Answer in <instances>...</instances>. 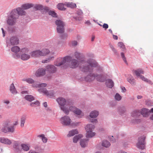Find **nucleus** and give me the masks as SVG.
Masks as SVG:
<instances>
[{
	"mask_svg": "<svg viewBox=\"0 0 153 153\" xmlns=\"http://www.w3.org/2000/svg\"><path fill=\"white\" fill-rule=\"evenodd\" d=\"M16 9L17 10L19 15L22 16L25 15L26 12L22 8L18 7L16 8Z\"/></svg>",
	"mask_w": 153,
	"mask_h": 153,
	"instance_id": "nucleus-25",
	"label": "nucleus"
},
{
	"mask_svg": "<svg viewBox=\"0 0 153 153\" xmlns=\"http://www.w3.org/2000/svg\"><path fill=\"white\" fill-rule=\"evenodd\" d=\"M49 50L46 48L42 49L41 51H40V54L41 56H44L47 55L49 53Z\"/></svg>",
	"mask_w": 153,
	"mask_h": 153,
	"instance_id": "nucleus-20",
	"label": "nucleus"
},
{
	"mask_svg": "<svg viewBox=\"0 0 153 153\" xmlns=\"http://www.w3.org/2000/svg\"><path fill=\"white\" fill-rule=\"evenodd\" d=\"M113 38L115 40H117L118 39V36L116 35H113Z\"/></svg>",
	"mask_w": 153,
	"mask_h": 153,
	"instance_id": "nucleus-60",
	"label": "nucleus"
},
{
	"mask_svg": "<svg viewBox=\"0 0 153 153\" xmlns=\"http://www.w3.org/2000/svg\"><path fill=\"white\" fill-rule=\"evenodd\" d=\"M40 50H36L32 51L30 53V56L33 57H37L41 56Z\"/></svg>",
	"mask_w": 153,
	"mask_h": 153,
	"instance_id": "nucleus-16",
	"label": "nucleus"
},
{
	"mask_svg": "<svg viewBox=\"0 0 153 153\" xmlns=\"http://www.w3.org/2000/svg\"><path fill=\"white\" fill-rule=\"evenodd\" d=\"M110 140L111 141H112V142H114L115 141V140L113 137V136H112L110 138Z\"/></svg>",
	"mask_w": 153,
	"mask_h": 153,
	"instance_id": "nucleus-59",
	"label": "nucleus"
},
{
	"mask_svg": "<svg viewBox=\"0 0 153 153\" xmlns=\"http://www.w3.org/2000/svg\"><path fill=\"white\" fill-rule=\"evenodd\" d=\"M19 39L17 36H13L7 39V45H16L19 44Z\"/></svg>",
	"mask_w": 153,
	"mask_h": 153,
	"instance_id": "nucleus-4",
	"label": "nucleus"
},
{
	"mask_svg": "<svg viewBox=\"0 0 153 153\" xmlns=\"http://www.w3.org/2000/svg\"><path fill=\"white\" fill-rule=\"evenodd\" d=\"M7 24L10 25H13L16 23V19H12L10 16H9L7 21Z\"/></svg>",
	"mask_w": 153,
	"mask_h": 153,
	"instance_id": "nucleus-18",
	"label": "nucleus"
},
{
	"mask_svg": "<svg viewBox=\"0 0 153 153\" xmlns=\"http://www.w3.org/2000/svg\"><path fill=\"white\" fill-rule=\"evenodd\" d=\"M0 142L7 145H10L12 143V142L10 140L4 137L0 138Z\"/></svg>",
	"mask_w": 153,
	"mask_h": 153,
	"instance_id": "nucleus-17",
	"label": "nucleus"
},
{
	"mask_svg": "<svg viewBox=\"0 0 153 153\" xmlns=\"http://www.w3.org/2000/svg\"><path fill=\"white\" fill-rule=\"evenodd\" d=\"M12 19H16L19 18V15L18 13L17 10L16 9H14L11 12L9 16Z\"/></svg>",
	"mask_w": 153,
	"mask_h": 153,
	"instance_id": "nucleus-12",
	"label": "nucleus"
},
{
	"mask_svg": "<svg viewBox=\"0 0 153 153\" xmlns=\"http://www.w3.org/2000/svg\"><path fill=\"white\" fill-rule=\"evenodd\" d=\"M71 44L73 46H75L77 45V42L76 41H74L72 42Z\"/></svg>",
	"mask_w": 153,
	"mask_h": 153,
	"instance_id": "nucleus-56",
	"label": "nucleus"
},
{
	"mask_svg": "<svg viewBox=\"0 0 153 153\" xmlns=\"http://www.w3.org/2000/svg\"><path fill=\"white\" fill-rule=\"evenodd\" d=\"M2 131L5 133L8 132V127L5 126L2 129Z\"/></svg>",
	"mask_w": 153,
	"mask_h": 153,
	"instance_id": "nucleus-52",
	"label": "nucleus"
},
{
	"mask_svg": "<svg viewBox=\"0 0 153 153\" xmlns=\"http://www.w3.org/2000/svg\"><path fill=\"white\" fill-rule=\"evenodd\" d=\"M71 58L67 56L64 58L59 57L57 58L54 62V64L56 66H59L66 63V61L69 60Z\"/></svg>",
	"mask_w": 153,
	"mask_h": 153,
	"instance_id": "nucleus-5",
	"label": "nucleus"
},
{
	"mask_svg": "<svg viewBox=\"0 0 153 153\" xmlns=\"http://www.w3.org/2000/svg\"><path fill=\"white\" fill-rule=\"evenodd\" d=\"M121 56L123 59L124 61L126 64H127V62L126 60V58L124 54L123 53H121Z\"/></svg>",
	"mask_w": 153,
	"mask_h": 153,
	"instance_id": "nucleus-51",
	"label": "nucleus"
},
{
	"mask_svg": "<svg viewBox=\"0 0 153 153\" xmlns=\"http://www.w3.org/2000/svg\"><path fill=\"white\" fill-rule=\"evenodd\" d=\"M4 103L7 104H8L10 103V102L9 100H4Z\"/></svg>",
	"mask_w": 153,
	"mask_h": 153,
	"instance_id": "nucleus-61",
	"label": "nucleus"
},
{
	"mask_svg": "<svg viewBox=\"0 0 153 153\" xmlns=\"http://www.w3.org/2000/svg\"><path fill=\"white\" fill-rule=\"evenodd\" d=\"M118 46L120 48H122V50L124 51L125 50V47L123 42H119L118 43Z\"/></svg>",
	"mask_w": 153,
	"mask_h": 153,
	"instance_id": "nucleus-40",
	"label": "nucleus"
},
{
	"mask_svg": "<svg viewBox=\"0 0 153 153\" xmlns=\"http://www.w3.org/2000/svg\"><path fill=\"white\" fill-rule=\"evenodd\" d=\"M53 58V57H52L48 59H46L45 60H43L42 61V62L43 63H47L49 62L51 59Z\"/></svg>",
	"mask_w": 153,
	"mask_h": 153,
	"instance_id": "nucleus-55",
	"label": "nucleus"
},
{
	"mask_svg": "<svg viewBox=\"0 0 153 153\" xmlns=\"http://www.w3.org/2000/svg\"><path fill=\"white\" fill-rule=\"evenodd\" d=\"M55 24L57 25V32L59 33H63L64 30V24L63 22L60 20H57L55 22Z\"/></svg>",
	"mask_w": 153,
	"mask_h": 153,
	"instance_id": "nucleus-6",
	"label": "nucleus"
},
{
	"mask_svg": "<svg viewBox=\"0 0 153 153\" xmlns=\"http://www.w3.org/2000/svg\"><path fill=\"white\" fill-rule=\"evenodd\" d=\"M34 9L36 10H41L43 8L41 4H36L34 7Z\"/></svg>",
	"mask_w": 153,
	"mask_h": 153,
	"instance_id": "nucleus-42",
	"label": "nucleus"
},
{
	"mask_svg": "<svg viewBox=\"0 0 153 153\" xmlns=\"http://www.w3.org/2000/svg\"><path fill=\"white\" fill-rule=\"evenodd\" d=\"M102 145L103 146L105 147H109L110 144L109 142L107 140H104L102 143Z\"/></svg>",
	"mask_w": 153,
	"mask_h": 153,
	"instance_id": "nucleus-39",
	"label": "nucleus"
},
{
	"mask_svg": "<svg viewBox=\"0 0 153 153\" xmlns=\"http://www.w3.org/2000/svg\"><path fill=\"white\" fill-rule=\"evenodd\" d=\"M128 81L131 84H134L135 81L134 78L131 76H130L127 79Z\"/></svg>",
	"mask_w": 153,
	"mask_h": 153,
	"instance_id": "nucleus-41",
	"label": "nucleus"
},
{
	"mask_svg": "<svg viewBox=\"0 0 153 153\" xmlns=\"http://www.w3.org/2000/svg\"><path fill=\"white\" fill-rule=\"evenodd\" d=\"M96 77V75L92 73H90L85 78V80L87 81L90 82L94 80Z\"/></svg>",
	"mask_w": 153,
	"mask_h": 153,
	"instance_id": "nucleus-15",
	"label": "nucleus"
},
{
	"mask_svg": "<svg viewBox=\"0 0 153 153\" xmlns=\"http://www.w3.org/2000/svg\"><path fill=\"white\" fill-rule=\"evenodd\" d=\"M46 71L49 73H53L56 71V68L53 65H48L45 67Z\"/></svg>",
	"mask_w": 153,
	"mask_h": 153,
	"instance_id": "nucleus-10",
	"label": "nucleus"
},
{
	"mask_svg": "<svg viewBox=\"0 0 153 153\" xmlns=\"http://www.w3.org/2000/svg\"><path fill=\"white\" fill-rule=\"evenodd\" d=\"M95 128V126L91 124H88L85 127L86 131H92Z\"/></svg>",
	"mask_w": 153,
	"mask_h": 153,
	"instance_id": "nucleus-19",
	"label": "nucleus"
},
{
	"mask_svg": "<svg viewBox=\"0 0 153 153\" xmlns=\"http://www.w3.org/2000/svg\"><path fill=\"white\" fill-rule=\"evenodd\" d=\"M133 73L135 74L137 76H140V78L146 82H148L149 81L152 82L151 81L149 80L146 78L145 77L143 76L140 75V74H143L144 71L141 69H139L136 70H134Z\"/></svg>",
	"mask_w": 153,
	"mask_h": 153,
	"instance_id": "nucleus-7",
	"label": "nucleus"
},
{
	"mask_svg": "<svg viewBox=\"0 0 153 153\" xmlns=\"http://www.w3.org/2000/svg\"><path fill=\"white\" fill-rule=\"evenodd\" d=\"M82 135L80 134L75 136L73 138V142L74 143H76L78 141V140L82 138Z\"/></svg>",
	"mask_w": 153,
	"mask_h": 153,
	"instance_id": "nucleus-32",
	"label": "nucleus"
},
{
	"mask_svg": "<svg viewBox=\"0 0 153 153\" xmlns=\"http://www.w3.org/2000/svg\"><path fill=\"white\" fill-rule=\"evenodd\" d=\"M91 122L93 123H96L97 122V120L96 119H92L91 120Z\"/></svg>",
	"mask_w": 153,
	"mask_h": 153,
	"instance_id": "nucleus-58",
	"label": "nucleus"
},
{
	"mask_svg": "<svg viewBox=\"0 0 153 153\" xmlns=\"http://www.w3.org/2000/svg\"><path fill=\"white\" fill-rule=\"evenodd\" d=\"M78 132L77 130H72L69 132L68 136L69 137H71L74 135L75 134H78Z\"/></svg>",
	"mask_w": 153,
	"mask_h": 153,
	"instance_id": "nucleus-31",
	"label": "nucleus"
},
{
	"mask_svg": "<svg viewBox=\"0 0 153 153\" xmlns=\"http://www.w3.org/2000/svg\"><path fill=\"white\" fill-rule=\"evenodd\" d=\"M140 115V113L138 110L134 111L132 113V116L134 117H136Z\"/></svg>",
	"mask_w": 153,
	"mask_h": 153,
	"instance_id": "nucleus-36",
	"label": "nucleus"
},
{
	"mask_svg": "<svg viewBox=\"0 0 153 153\" xmlns=\"http://www.w3.org/2000/svg\"><path fill=\"white\" fill-rule=\"evenodd\" d=\"M69 56L71 59L69 60L66 61V62L68 64L69 67L71 68H74L77 67L80 65V70L84 72H91L93 71L94 68L98 65L97 63L95 61L82 60L79 63L77 60L72 59V58L71 56Z\"/></svg>",
	"mask_w": 153,
	"mask_h": 153,
	"instance_id": "nucleus-1",
	"label": "nucleus"
},
{
	"mask_svg": "<svg viewBox=\"0 0 153 153\" xmlns=\"http://www.w3.org/2000/svg\"><path fill=\"white\" fill-rule=\"evenodd\" d=\"M10 90L11 93L14 94H16L17 93L13 83H12L10 86Z\"/></svg>",
	"mask_w": 153,
	"mask_h": 153,
	"instance_id": "nucleus-27",
	"label": "nucleus"
},
{
	"mask_svg": "<svg viewBox=\"0 0 153 153\" xmlns=\"http://www.w3.org/2000/svg\"><path fill=\"white\" fill-rule=\"evenodd\" d=\"M38 137H41L42 138V140L44 143H46L47 142V139L46 137H45L44 134H41L38 136Z\"/></svg>",
	"mask_w": 153,
	"mask_h": 153,
	"instance_id": "nucleus-44",
	"label": "nucleus"
},
{
	"mask_svg": "<svg viewBox=\"0 0 153 153\" xmlns=\"http://www.w3.org/2000/svg\"><path fill=\"white\" fill-rule=\"evenodd\" d=\"M49 11V10L48 7H45V8L42 9L41 10V12L42 13H45Z\"/></svg>",
	"mask_w": 153,
	"mask_h": 153,
	"instance_id": "nucleus-49",
	"label": "nucleus"
},
{
	"mask_svg": "<svg viewBox=\"0 0 153 153\" xmlns=\"http://www.w3.org/2000/svg\"><path fill=\"white\" fill-rule=\"evenodd\" d=\"M64 5H65V4L60 3L57 5V7L59 10H64L66 9V8L64 7Z\"/></svg>",
	"mask_w": 153,
	"mask_h": 153,
	"instance_id": "nucleus-34",
	"label": "nucleus"
},
{
	"mask_svg": "<svg viewBox=\"0 0 153 153\" xmlns=\"http://www.w3.org/2000/svg\"><path fill=\"white\" fill-rule=\"evenodd\" d=\"M46 73V69L43 68L38 69L36 71L35 75L37 77H40L44 76Z\"/></svg>",
	"mask_w": 153,
	"mask_h": 153,
	"instance_id": "nucleus-11",
	"label": "nucleus"
},
{
	"mask_svg": "<svg viewBox=\"0 0 153 153\" xmlns=\"http://www.w3.org/2000/svg\"><path fill=\"white\" fill-rule=\"evenodd\" d=\"M13 147L16 150H18L19 149V144L17 142H15L13 145Z\"/></svg>",
	"mask_w": 153,
	"mask_h": 153,
	"instance_id": "nucleus-50",
	"label": "nucleus"
},
{
	"mask_svg": "<svg viewBox=\"0 0 153 153\" xmlns=\"http://www.w3.org/2000/svg\"><path fill=\"white\" fill-rule=\"evenodd\" d=\"M38 91L40 92H42L47 96H51L53 95V94L50 92L48 91L46 88H40L38 90Z\"/></svg>",
	"mask_w": 153,
	"mask_h": 153,
	"instance_id": "nucleus-14",
	"label": "nucleus"
},
{
	"mask_svg": "<svg viewBox=\"0 0 153 153\" xmlns=\"http://www.w3.org/2000/svg\"><path fill=\"white\" fill-rule=\"evenodd\" d=\"M8 132L13 133L14 131V128L13 126L8 127Z\"/></svg>",
	"mask_w": 153,
	"mask_h": 153,
	"instance_id": "nucleus-48",
	"label": "nucleus"
},
{
	"mask_svg": "<svg viewBox=\"0 0 153 153\" xmlns=\"http://www.w3.org/2000/svg\"><path fill=\"white\" fill-rule=\"evenodd\" d=\"M65 5L68 7L74 8L76 7V5L73 2H66L65 4Z\"/></svg>",
	"mask_w": 153,
	"mask_h": 153,
	"instance_id": "nucleus-26",
	"label": "nucleus"
},
{
	"mask_svg": "<svg viewBox=\"0 0 153 153\" xmlns=\"http://www.w3.org/2000/svg\"><path fill=\"white\" fill-rule=\"evenodd\" d=\"M25 98L26 100L30 102L34 100V97L30 95H26Z\"/></svg>",
	"mask_w": 153,
	"mask_h": 153,
	"instance_id": "nucleus-35",
	"label": "nucleus"
},
{
	"mask_svg": "<svg viewBox=\"0 0 153 153\" xmlns=\"http://www.w3.org/2000/svg\"><path fill=\"white\" fill-rule=\"evenodd\" d=\"M122 97L118 94L117 93L115 96V99L117 101H120L121 100Z\"/></svg>",
	"mask_w": 153,
	"mask_h": 153,
	"instance_id": "nucleus-47",
	"label": "nucleus"
},
{
	"mask_svg": "<svg viewBox=\"0 0 153 153\" xmlns=\"http://www.w3.org/2000/svg\"><path fill=\"white\" fill-rule=\"evenodd\" d=\"M1 30L2 31L3 36V37H4L5 36V35L4 31L3 28H1Z\"/></svg>",
	"mask_w": 153,
	"mask_h": 153,
	"instance_id": "nucleus-62",
	"label": "nucleus"
},
{
	"mask_svg": "<svg viewBox=\"0 0 153 153\" xmlns=\"http://www.w3.org/2000/svg\"><path fill=\"white\" fill-rule=\"evenodd\" d=\"M150 113V111L146 108H142L140 111L141 114L144 117H148Z\"/></svg>",
	"mask_w": 153,
	"mask_h": 153,
	"instance_id": "nucleus-13",
	"label": "nucleus"
},
{
	"mask_svg": "<svg viewBox=\"0 0 153 153\" xmlns=\"http://www.w3.org/2000/svg\"><path fill=\"white\" fill-rule=\"evenodd\" d=\"M29 153H37L36 152H35V151H33V150H30Z\"/></svg>",
	"mask_w": 153,
	"mask_h": 153,
	"instance_id": "nucleus-64",
	"label": "nucleus"
},
{
	"mask_svg": "<svg viewBox=\"0 0 153 153\" xmlns=\"http://www.w3.org/2000/svg\"><path fill=\"white\" fill-rule=\"evenodd\" d=\"M56 101L60 105L61 110L66 114H68L69 111H71L77 115L81 114V111L75 106H69V108H68L67 106L69 104L67 103L66 101L65 98L62 97H59L57 99Z\"/></svg>",
	"mask_w": 153,
	"mask_h": 153,
	"instance_id": "nucleus-2",
	"label": "nucleus"
},
{
	"mask_svg": "<svg viewBox=\"0 0 153 153\" xmlns=\"http://www.w3.org/2000/svg\"><path fill=\"white\" fill-rule=\"evenodd\" d=\"M82 15L81 14L80 15H78V16L76 17L75 19L77 20L80 21L82 19Z\"/></svg>",
	"mask_w": 153,
	"mask_h": 153,
	"instance_id": "nucleus-53",
	"label": "nucleus"
},
{
	"mask_svg": "<svg viewBox=\"0 0 153 153\" xmlns=\"http://www.w3.org/2000/svg\"><path fill=\"white\" fill-rule=\"evenodd\" d=\"M21 146L24 151H27L29 150L30 147L28 145L25 144H23L21 145Z\"/></svg>",
	"mask_w": 153,
	"mask_h": 153,
	"instance_id": "nucleus-38",
	"label": "nucleus"
},
{
	"mask_svg": "<svg viewBox=\"0 0 153 153\" xmlns=\"http://www.w3.org/2000/svg\"><path fill=\"white\" fill-rule=\"evenodd\" d=\"M80 144L82 147H85L87 145V141L85 139H82L80 141Z\"/></svg>",
	"mask_w": 153,
	"mask_h": 153,
	"instance_id": "nucleus-33",
	"label": "nucleus"
},
{
	"mask_svg": "<svg viewBox=\"0 0 153 153\" xmlns=\"http://www.w3.org/2000/svg\"><path fill=\"white\" fill-rule=\"evenodd\" d=\"M22 80L24 81H26L29 84H32L34 82L33 79L30 78H24Z\"/></svg>",
	"mask_w": 153,
	"mask_h": 153,
	"instance_id": "nucleus-37",
	"label": "nucleus"
},
{
	"mask_svg": "<svg viewBox=\"0 0 153 153\" xmlns=\"http://www.w3.org/2000/svg\"><path fill=\"white\" fill-rule=\"evenodd\" d=\"M96 134L92 131H86V137L87 138H91L94 136Z\"/></svg>",
	"mask_w": 153,
	"mask_h": 153,
	"instance_id": "nucleus-24",
	"label": "nucleus"
},
{
	"mask_svg": "<svg viewBox=\"0 0 153 153\" xmlns=\"http://www.w3.org/2000/svg\"><path fill=\"white\" fill-rule=\"evenodd\" d=\"M33 6V5L31 3H27L23 4L22 7L24 10H27L28 9Z\"/></svg>",
	"mask_w": 153,
	"mask_h": 153,
	"instance_id": "nucleus-22",
	"label": "nucleus"
},
{
	"mask_svg": "<svg viewBox=\"0 0 153 153\" xmlns=\"http://www.w3.org/2000/svg\"><path fill=\"white\" fill-rule=\"evenodd\" d=\"M99 115L98 111H94L91 112L90 114V116L92 118H96Z\"/></svg>",
	"mask_w": 153,
	"mask_h": 153,
	"instance_id": "nucleus-30",
	"label": "nucleus"
},
{
	"mask_svg": "<svg viewBox=\"0 0 153 153\" xmlns=\"http://www.w3.org/2000/svg\"><path fill=\"white\" fill-rule=\"evenodd\" d=\"M29 51L28 48H22L19 53H17L14 55V57L16 59H20L23 61L27 60L30 57Z\"/></svg>",
	"mask_w": 153,
	"mask_h": 153,
	"instance_id": "nucleus-3",
	"label": "nucleus"
},
{
	"mask_svg": "<svg viewBox=\"0 0 153 153\" xmlns=\"http://www.w3.org/2000/svg\"><path fill=\"white\" fill-rule=\"evenodd\" d=\"M97 77V81L100 82H103L104 81L105 78L102 75H96V77Z\"/></svg>",
	"mask_w": 153,
	"mask_h": 153,
	"instance_id": "nucleus-28",
	"label": "nucleus"
},
{
	"mask_svg": "<svg viewBox=\"0 0 153 153\" xmlns=\"http://www.w3.org/2000/svg\"><path fill=\"white\" fill-rule=\"evenodd\" d=\"M26 118L25 117H22L21 120V126L23 127L24 126Z\"/></svg>",
	"mask_w": 153,
	"mask_h": 153,
	"instance_id": "nucleus-45",
	"label": "nucleus"
},
{
	"mask_svg": "<svg viewBox=\"0 0 153 153\" xmlns=\"http://www.w3.org/2000/svg\"><path fill=\"white\" fill-rule=\"evenodd\" d=\"M21 49L18 46H16L12 47L11 48V50L12 52H14L15 53V54L18 53L21 51Z\"/></svg>",
	"mask_w": 153,
	"mask_h": 153,
	"instance_id": "nucleus-23",
	"label": "nucleus"
},
{
	"mask_svg": "<svg viewBox=\"0 0 153 153\" xmlns=\"http://www.w3.org/2000/svg\"><path fill=\"white\" fill-rule=\"evenodd\" d=\"M48 14L53 17H56V13L54 11H50L48 12Z\"/></svg>",
	"mask_w": 153,
	"mask_h": 153,
	"instance_id": "nucleus-46",
	"label": "nucleus"
},
{
	"mask_svg": "<svg viewBox=\"0 0 153 153\" xmlns=\"http://www.w3.org/2000/svg\"><path fill=\"white\" fill-rule=\"evenodd\" d=\"M39 104L40 103L38 101H36L35 102L31 103L30 104V105L32 107H36L39 106Z\"/></svg>",
	"mask_w": 153,
	"mask_h": 153,
	"instance_id": "nucleus-43",
	"label": "nucleus"
},
{
	"mask_svg": "<svg viewBox=\"0 0 153 153\" xmlns=\"http://www.w3.org/2000/svg\"><path fill=\"white\" fill-rule=\"evenodd\" d=\"M60 121L63 125L68 126L70 124L71 120L68 116H65L60 118Z\"/></svg>",
	"mask_w": 153,
	"mask_h": 153,
	"instance_id": "nucleus-9",
	"label": "nucleus"
},
{
	"mask_svg": "<svg viewBox=\"0 0 153 153\" xmlns=\"http://www.w3.org/2000/svg\"><path fill=\"white\" fill-rule=\"evenodd\" d=\"M43 105L45 107H47V102H45L43 103Z\"/></svg>",
	"mask_w": 153,
	"mask_h": 153,
	"instance_id": "nucleus-63",
	"label": "nucleus"
},
{
	"mask_svg": "<svg viewBox=\"0 0 153 153\" xmlns=\"http://www.w3.org/2000/svg\"><path fill=\"white\" fill-rule=\"evenodd\" d=\"M106 84L107 86L110 88H112L114 85V82L112 80L109 79L106 80Z\"/></svg>",
	"mask_w": 153,
	"mask_h": 153,
	"instance_id": "nucleus-21",
	"label": "nucleus"
},
{
	"mask_svg": "<svg viewBox=\"0 0 153 153\" xmlns=\"http://www.w3.org/2000/svg\"><path fill=\"white\" fill-rule=\"evenodd\" d=\"M75 56L76 58L78 59L79 58V57L80 56V54L78 52H75Z\"/></svg>",
	"mask_w": 153,
	"mask_h": 153,
	"instance_id": "nucleus-54",
	"label": "nucleus"
},
{
	"mask_svg": "<svg viewBox=\"0 0 153 153\" xmlns=\"http://www.w3.org/2000/svg\"><path fill=\"white\" fill-rule=\"evenodd\" d=\"M103 27L106 29L108 27V26L107 24L104 23L102 26Z\"/></svg>",
	"mask_w": 153,
	"mask_h": 153,
	"instance_id": "nucleus-57",
	"label": "nucleus"
},
{
	"mask_svg": "<svg viewBox=\"0 0 153 153\" xmlns=\"http://www.w3.org/2000/svg\"><path fill=\"white\" fill-rule=\"evenodd\" d=\"M47 85L46 83H43L41 84H33L32 85L33 87L35 88H41V87H46Z\"/></svg>",
	"mask_w": 153,
	"mask_h": 153,
	"instance_id": "nucleus-29",
	"label": "nucleus"
},
{
	"mask_svg": "<svg viewBox=\"0 0 153 153\" xmlns=\"http://www.w3.org/2000/svg\"><path fill=\"white\" fill-rule=\"evenodd\" d=\"M145 139V137L144 136H142L139 138L138 142L137 144V146L138 148L141 149H145L144 140Z\"/></svg>",
	"mask_w": 153,
	"mask_h": 153,
	"instance_id": "nucleus-8",
	"label": "nucleus"
}]
</instances>
